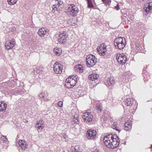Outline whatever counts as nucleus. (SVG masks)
<instances>
[{"mask_svg": "<svg viewBox=\"0 0 152 152\" xmlns=\"http://www.w3.org/2000/svg\"><path fill=\"white\" fill-rule=\"evenodd\" d=\"M104 145L108 148L114 149L117 147L119 144V140L116 134H108L103 139Z\"/></svg>", "mask_w": 152, "mask_h": 152, "instance_id": "1", "label": "nucleus"}, {"mask_svg": "<svg viewBox=\"0 0 152 152\" xmlns=\"http://www.w3.org/2000/svg\"><path fill=\"white\" fill-rule=\"evenodd\" d=\"M77 75H72L67 78L66 80L65 86L68 88H71L75 86L78 79Z\"/></svg>", "mask_w": 152, "mask_h": 152, "instance_id": "2", "label": "nucleus"}, {"mask_svg": "<svg viewBox=\"0 0 152 152\" xmlns=\"http://www.w3.org/2000/svg\"><path fill=\"white\" fill-rule=\"evenodd\" d=\"M126 44V41L124 37H118L115 39L114 42V45L116 48L119 49H123Z\"/></svg>", "mask_w": 152, "mask_h": 152, "instance_id": "3", "label": "nucleus"}, {"mask_svg": "<svg viewBox=\"0 0 152 152\" xmlns=\"http://www.w3.org/2000/svg\"><path fill=\"white\" fill-rule=\"evenodd\" d=\"M79 11L78 7L74 4H72L70 5V6L67 9L66 13L70 16L74 17L77 16Z\"/></svg>", "mask_w": 152, "mask_h": 152, "instance_id": "4", "label": "nucleus"}, {"mask_svg": "<svg viewBox=\"0 0 152 152\" xmlns=\"http://www.w3.org/2000/svg\"><path fill=\"white\" fill-rule=\"evenodd\" d=\"M86 64L88 67H92L96 63V58L94 56L90 54L86 56Z\"/></svg>", "mask_w": 152, "mask_h": 152, "instance_id": "5", "label": "nucleus"}, {"mask_svg": "<svg viewBox=\"0 0 152 152\" xmlns=\"http://www.w3.org/2000/svg\"><path fill=\"white\" fill-rule=\"evenodd\" d=\"M116 58L118 61L122 65L124 64L127 60L126 56L123 53H117Z\"/></svg>", "mask_w": 152, "mask_h": 152, "instance_id": "6", "label": "nucleus"}, {"mask_svg": "<svg viewBox=\"0 0 152 152\" xmlns=\"http://www.w3.org/2000/svg\"><path fill=\"white\" fill-rule=\"evenodd\" d=\"M53 69L56 74H61L62 72V66L58 62H55L54 65Z\"/></svg>", "mask_w": 152, "mask_h": 152, "instance_id": "7", "label": "nucleus"}, {"mask_svg": "<svg viewBox=\"0 0 152 152\" xmlns=\"http://www.w3.org/2000/svg\"><path fill=\"white\" fill-rule=\"evenodd\" d=\"M97 50L100 55L104 56L107 51L106 45L104 44H102L100 46L98 47Z\"/></svg>", "mask_w": 152, "mask_h": 152, "instance_id": "8", "label": "nucleus"}, {"mask_svg": "<svg viewBox=\"0 0 152 152\" xmlns=\"http://www.w3.org/2000/svg\"><path fill=\"white\" fill-rule=\"evenodd\" d=\"M93 116L90 112H85L82 117V119L85 122L88 123L92 121Z\"/></svg>", "mask_w": 152, "mask_h": 152, "instance_id": "9", "label": "nucleus"}, {"mask_svg": "<svg viewBox=\"0 0 152 152\" xmlns=\"http://www.w3.org/2000/svg\"><path fill=\"white\" fill-rule=\"evenodd\" d=\"M96 134V132L95 130L89 129L87 132L86 137L88 139H93L95 138Z\"/></svg>", "mask_w": 152, "mask_h": 152, "instance_id": "10", "label": "nucleus"}, {"mask_svg": "<svg viewBox=\"0 0 152 152\" xmlns=\"http://www.w3.org/2000/svg\"><path fill=\"white\" fill-rule=\"evenodd\" d=\"M67 37L66 32H63L60 34L58 38V42L60 44H62L65 42L66 39Z\"/></svg>", "mask_w": 152, "mask_h": 152, "instance_id": "11", "label": "nucleus"}, {"mask_svg": "<svg viewBox=\"0 0 152 152\" xmlns=\"http://www.w3.org/2000/svg\"><path fill=\"white\" fill-rule=\"evenodd\" d=\"M53 3H54V4H53V7H56L63 8L64 7L63 1L61 0H55L53 1Z\"/></svg>", "mask_w": 152, "mask_h": 152, "instance_id": "12", "label": "nucleus"}, {"mask_svg": "<svg viewBox=\"0 0 152 152\" xmlns=\"http://www.w3.org/2000/svg\"><path fill=\"white\" fill-rule=\"evenodd\" d=\"M115 82L114 78L113 77H110L109 78L106 79L104 83L107 86H111L113 85Z\"/></svg>", "mask_w": 152, "mask_h": 152, "instance_id": "13", "label": "nucleus"}, {"mask_svg": "<svg viewBox=\"0 0 152 152\" xmlns=\"http://www.w3.org/2000/svg\"><path fill=\"white\" fill-rule=\"evenodd\" d=\"M17 147H20L22 150H24L26 147V145L25 142L22 140H20L16 143Z\"/></svg>", "mask_w": 152, "mask_h": 152, "instance_id": "14", "label": "nucleus"}, {"mask_svg": "<svg viewBox=\"0 0 152 152\" xmlns=\"http://www.w3.org/2000/svg\"><path fill=\"white\" fill-rule=\"evenodd\" d=\"M44 121L42 120H40L37 124L36 126V128H37L38 132L41 131V130L44 127Z\"/></svg>", "mask_w": 152, "mask_h": 152, "instance_id": "15", "label": "nucleus"}, {"mask_svg": "<svg viewBox=\"0 0 152 152\" xmlns=\"http://www.w3.org/2000/svg\"><path fill=\"white\" fill-rule=\"evenodd\" d=\"M84 68L83 66L80 64L76 65L75 67V70L79 73H82L83 72Z\"/></svg>", "mask_w": 152, "mask_h": 152, "instance_id": "16", "label": "nucleus"}, {"mask_svg": "<svg viewBox=\"0 0 152 152\" xmlns=\"http://www.w3.org/2000/svg\"><path fill=\"white\" fill-rule=\"evenodd\" d=\"M99 77V75L93 72L91 75H89L88 76L89 79L91 80L92 81L97 80Z\"/></svg>", "mask_w": 152, "mask_h": 152, "instance_id": "17", "label": "nucleus"}, {"mask_svg": "<svg viewBox=\"0 0 152 152\" xmlns=\"http://www.w3.org/2000/svg\"><path fill=\"white\" fill-rule=\"evenodd\" d=\"M14 46L13 43H12L11 42L6 41L5 42V47L8 50L11 49Z\"/></svg>", "mask_w": 152, "mask_h": 152, "instance_id": "18", "label": "nucleus"}, {"mask_svg": "<svg viewBox=\"0 0 152 152\" xmlns=\"http://www.w3.org/2000/svg\"><path fill=\"white\" fill-rule=\"evenodd\" d=\"M124 129L125 130L129 131L132 128V124L131 122H126L124 124Z\"/></svg>", "mask_w": 152, "mask_h": 152, "instance_id": "19", "label": "nucleus"}, {"mask_svg": "<svg viewBox=\"0 0 152 152\" xmlns=\"http://www.w3.org/2000/svg\"><path fill=\"white\" fill-rule=\"evenodd\" d=\"M145 12H148L152 9V7L150 5V3H147L145 4L144 7Z\"/></svg>", "mask_w": 152, "mask_h": 152, "instance_id": "20", "label": "nucleus"}, {"mask_svg": "<svg viewBox=\"0 0 152 152\" xmlns=\"http://www.w3.org/2000/svg\"><path fill=\"white\" fill-rule=\"evenodd\" d=\"M7 107V104L3 102H0V111L3 112L4 111L6 110Z\"/></svg>", "mask_w": 152, "mask_h": 152, "instance_id": "21", "label": "nucleus"}, {"mask_svg": "<svg viewBox=\"0 0 152 152\" xmlns=\"http://www.w3.org/2000/svg\"><path fill=\"white\" fill-rule=\"evenodd\" d=\"M46 31L45 28H42L39 30L38 32V34L40 37H43L46 34Z\"/></svg>", "mask_w": 152, "mask_h": 152, "instance_id": "22", "label": "nucleus"}, {"mask_svg": "<svg viewBox=\"0 0 152 152\" xmlns=\"http://www.w3.org/2000/svg\"><path fill=\"white\" fill-rule=\"evenodd\" d=\"M51 95H49L47 93H46L45 94L42 100L45 102H48L51 99Z\"/></svg>", "mask_w": 152, "mask_h": 152, "instance_id": "23", "label": "nucleus"}, {"mask_svg": "<svg viewBox=\"0 0 152 152\" xmlns=\"http://www.w3.org/2000/svg\"><path fill=\"white\" fill-rule=\"evenodd\" d=\"M133 102H132L130 98H127L125 100V104L127 106H130L133 104Z\"/></svg>", "mask_w": 152, "mask_h": 152, "instance_id": "24", "label": "nucleus"}, {"mask_svg": "<svg viewBox=\"0 0 152 152\" xmlns=\"http://www.w3.org/2000/svg\"><path fill=\"white\" fill-rule=\"evenodd\" d=\"M78 116L75 115L74 116L72 120V124H74L76 123L77 124H79L80 123V121L77 118Z\"/></svg>", "mask_w": 152, "mask_h": 152, "instance_id": "25", "label": "nucleus"}, {"mask_svg": "<svg viewBox=\"0 0 152 152\" xmlns=\"http://www.w3.org/2000/svg\"><path fill=\"white\" fill-rule=\"evenodd\" d=\"M54 51L55 52L56 54L58 56H60L61 54L62 50L60 48H54Z\"/></svg>", "mask_w": 152, "mask_h": 152, "instance_id": "26", "label": "nucleus"}, {"mask_svg": "<svg viewBox=\"0 0 152 152\" xmlns=\"http://www.w3.org/2000/svg\"><path fill=\"white\" fill-rule=\"evenodd\" d=\"M71 149L73 151H74L75 152H79L80 151L79 146L78 145L74 147H71Z\"/></svg>", "mask_w": 152, "mask_h": 152, "instance_id": "27", "label": "nucleus"}, {"mask_svg": "<svg viewBox=\"0 0 152 152\" xmlns=\"http://www.w3.org/2000/svg\"><path fill=\"white\" fill-rule=\"evenodd\" d=\"M18 0H7L9 4L13 5L14 4L17 2Z\"/></svg>", "mask_w": 152, "mask_h": 152, "instance_id": "28", "label": "nucleus"}, {"mask_svg": "<svg viewBox=\"0 0 152 152\" xmlns=\"http://www.w3.org/2000/svg\"><path fill=\"white\" fill-rule=\"evenodd\" d=\"M52 8L53 10H52V12L54 13L55 12V10H56L59 12H60V11H61V10L59 8V7H52Z\"/></svg>", "mask_w": 152, "mask_h": 152, "instance_id": "29", "label": "nucleus"}, {"mask_svg": "<svg viewBox=\"0 0 152 152\" xmlns=\"http://www.w3.org/2000/svg\"><path fill=\"white\" fill-rule=\"evenodd\" d=\"M87 2L88 7L91 8L94 7L91 0H87Z\"/></svg>", "mask_w": 152, "mask_h": 152, "instance_id": "30", "label": "nucleus"}, {"mask_svg": "<svg viewBox=\"0 0 152 152\" xmlns=\"http://www.w3.org/2000/svg\"><path fill=\"white\" fill-rule=\"evenodd\" d=\"M106 5H109L111 3L110 0H102Z\"/></svg>", "mask_w": 152, "mask_h": 152, "instance_id": "31", "label": "nucleus"}, {"mask_svg": "<svg viewBox=\"0 0 152 152\" xmlns=\"http://www.w3.org/2000/svg\"><path fill=\"white\" fill-rule=\"evenodd\" d=\"M45 94L44 93L42 92L39 95V97L42 100H43Z\"/></svg>", "mask_w": 152, "mask_h": 152, "instance_id": "32", "label": "nucleus"}, {"mask_svg": "<svg viewBox=\"0 0 152 152\" xmlns=\"http://www.w3.org/2000/svg\"><path fill=\"white\" fill-rule=\"evenodd\" d=\"M1 140L3 142H7V138L3 136L1 137Z\"/></svg>", "mask_w": 152, "mask_h": 152, "instance_id": "33", "label": "nucleus"}, {"mask_svg": "<svg viewBox=\"0 0 152 152\" xmlns=\"http://www.w3.org/2000/svg\"><path fill=\"white\" fill-rule=\"evenodd\" d=\"M40 68L39 67H37L35 69H34V70L38 74L40 72V71L39 70Z\"/></svg>", "mask_w": 152, "mask_h": 152, "instance_id": "34", "label": "nucleus"}, {"mask_svg": "<svg viewBox=\"0 0 152 152\" xmlns=\"http://www.w3.org/2000/svg\"><path fill=\"white\" fill-rule=\"evenodd\" d=\"M58 105L60 107H62L63 105V102L61 101H59L58 103Z\"/></svg>", "mask_w": 152, "mask_h": 152, "instance_id": "35", "label": "nucleus"}, {"mask_svg": "<svg viewBox=\"0 0 152 152\" xmlns=\"http://www.w3.org/2000/svg\"><path fill=\"white\" fill-rule=\"evenodd\" d=\"M100 105H97V106H96V108H97V109L98 110H99L100 111V112H101V111H102V110H101V109L100 108Z\"/></svg>", "mask_w": 152, "mask_h": 152, "instance_id": "36", "label": "nucleus"}, {"mask_svg": "<svg viewBox=\"0 0 152 152\" xmlns=\"http://www.w3.org/2000/svg\"><path fill=\"white\" fill-rule=\"evenodd\" d=\"M10 42H11V43H13L14 45L15 43V39H12L11 40Z\"/></svg>", "mask_w": 152, "mask_h": 152, "instance_id": "37", "label": "nucleus"}, {"mask_svg": "<svg viewBox=\"0 0 152 152\" xmlns=\"http://www.w3.org/2000/svg\"><path fill=\"white\" fill-rule=\"evenodd\" d=\"M113 129H115V130L118 131H120L121 130L119 129H118V127L117 126H115V128H113Z\"/></svg>", "mask_w": 152, "mask_h": 152, "instance_id": "38", "label": "nucleus"}, {"mask_svg": "<svg viewBox=\"0 0 152 152\" xmlns=\"http://www.w3.org/2000/svg\"><path fill=\"white\" fill-rule=\"evenodd\" d=\"M115 8L117 10H118L119 9V5L118 4H117L116 7H115Z\"/></svg>", "mask_w": 152, "mask_h": 152, "instance_id": "39", "label": "nucleus"}, {"mask_svg": "<svg viewBox=\"0 0 152 152\" xmlns=\"http://www.w3.org/2000/svg\"><path fill=\"white\" fill-rule=\"evenodd\" d=\"M115 126H116V125L115 124H114V125L113 126V128H115Z\"/></svg>", "mask_w": 152, "mask_h": 152, "instance_id": "40", "label": "nucleus"}]
</instances>
